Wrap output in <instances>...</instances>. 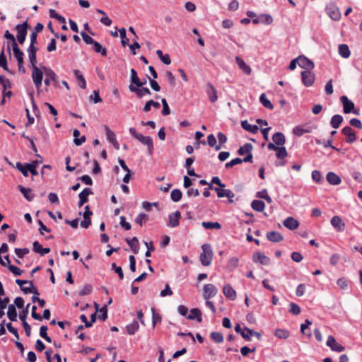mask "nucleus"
<instances>
[{
	"label": "nucleus",
	"mask_w": 362,
	"mask_h": 362,
	"mask_svg": "<svg viewBox=\"0 0 362 362\" xmlns=\"http://www.w3.org/2000/svg\"><path fill=\"white\" fill-rule=\"evenodd\" d=\"M343 122V117L340 115H334L330 121V124L334 129L339 127L340 124Z\"/></svg>",
	"instance_id": "4c0bfd02"
},
{
	"label": "nucleus",
	"mask_w": 362,
	"mask_h": 362,
	"mask_svg": "<svg viewBox=\"0 0 362 362\" xmlns=\"http://www.w3.org/2000/svg\"><path fill=\"white\" fill-rule=\"evenodd\" d=\"M298 65L305 69V71L312 70L314 68V63L308 58L304 56H300L298 57Z\"/></svg>",
	"instance_id": "f3484780"
},
{
	"label": "nucleus",
	"mask_w": 362,
	"mask_h": 362,
	"mask_svg": "<svg viewBox=\"0 0 362 362\" xmlns=\"http://www.w3.org/2000/svg\"><path fill=\"white\" fill-rule=\"evenodd\" d=\"M203 292L204 298L208 300L216 296L217 293V288L214 284H209L204 286Z\"/></svg>",
	"instance_id": "9b49d317"
},
{
	"label": "nucleus",
	"mask_w": 362,
	"mask_h": 362,
	"mask_svg": "<svg viewBox=\"0 0 362 362\" xmlns=\"http://www.w3.org/2000/svg\"><path fill=\"white\" fill-rule=\"evenodd\" d=\"M326 178L327 182L332 185H338L341 182L340 177L333 172H329Z\"/></svg>",
	"instance_id": "c85d7f7f"
},
{
	"label": "nucleus",
	"mask_w": 362,
	"mask_h": 362,
	"mask_svg": "<svg viewBox=\"0 0 362 362\" xmlns=\"http://www.w3.org/2000/svg\"><path fill=\"white\" fill-rule=\"evenodd\" d=\"M235 331L237 333L240 334L242 336V337L243 339H245L246 341H250L251 340V337L249 335V334L248 333H245V331H246V330L245 329V328L242 329L239 324H237L235 326Z\"/></svg>",
	"instance_id": "49530a36"
},
{
	"label": "nucleus",
	"mask_w": 362,
	"mask_h": 362,
	"mask_svg": "<svg viewBox=\"0 0 362 362\" xmlns=\"http://www.w3.org/2000/svg\"><path fill=\"white\" fill-rule=\"evenodd\" d=\"M28 28L29 24L28 23V21L18 24L15 27V30L17 31V40L21 45L23 44L25 41Z\"/></svg>",
	"instance_id": "20e7f679"
},
{
	"label": "nucleus",
	"mask_w": 362,
	"mask_h": 362,
	"mask_svg": "<svg viewBox=\"0 0 362 362\" xmlns=\"http://www.w3.org/2000/svg\"><path fill=\"white\" fill-rule=\"evenodd\" d=\"M42 70L44 71V74L45 75V84L47 86H49L51 80L53 81H57V76L52 69L44 66H42Z\"/></svg>",
	"instance_id": "ddd939ff"
},
{
	"label": "nucleus",
	"mask_w": 362,
	"mask_h": 362,
	"mask_svg": "<svg viewBox=\"0 0 362 362\" xmlns=\"http://www.w3.org/2000/svg\"><path fill=\"white\" fill-rule=\"evenodd\" d=\"M223 293L227 298L231 300H234L236 298V292L230 284H226L223 286Z\"/></svg>",
	"instance_id": "4be33fe9"
},
{
	"label": "nucleus",
	"mask_w": 362,
	"mask_h": 362,
	"mask_svg": "<svg viewBox=\"0 0 362 362\" xmlns=\"http://www.w3.org/2000/svg\"><path fill=\"white\" fill-rule=\"evenodd\" d=\"M276 156L279 159H283L288 156L286 149L284 146H279L276 151Z\"/></svg>",
	"instance_id": "864d4df0"
},
{
	"label": "nucleus",
	"mask_w": 362,
	"mask_h": 362,
	"mask_svg": "<svg viewBox=\"0 0 362 362\" xmlns=\"http://www.w3.org/2000/svg\"><path fill=\"white\" fill-rule=\"evenodd\" d=\"M13 55L18 62V66L19 71L25 73V69L23 66V52L21 50L18 46L13 48Z\"/></svg>",
	"instance_id": "0eeeda50"
},
{
	"label": "nucleus",
	"mask_w": 362,
	"mask_h": 362,
	"mask_svg": "<svg viewBox=\"0 0 362 362\" xmlns=\"http://www.w3.org/2000/svg\"><path fill=\"white\" fill-rule=\"evenodd\" d=\"M235 62L239 68L247 75L251 74V68L245 62V61L240 57H235Z\"/></svg>",
	"instance_id": "cd10ccee"
},
{
	"label": "nucleus",
	"mask_w": 362,
	"mask_h": 362,
	"mask_svg": "<svg viewBox=\"0 0 362 362\" xmlns=\"http://www.w3.org/2000/svg\"><path fill=\"white\" fill-rule=\"evenodd\" d=\"M182 196V193L178 189H173L170 194V198L175 202H179L181 199Z\"/></svg>",
	"instance_id": "603ef678"
},
{
	"label": "nucleus",
	"mask_w": 362,
	"mask_h": 362,
	"mask_svg": "<svg viewBox=\"0 0 362 362\" xmlns=\"http://www.w3.org/2000/svg\"><path fill=\"white\" fill-rule=\"evenodd\" d=\"M7 316L11 321H17V312L14 305L11 304L8 305Z\"/></svg>",
	"instance_id": "72a5a7b5"
},
{
	"label": "nucleus",
	"mask_w": 362,
	"mask_h": 362,
	"mask_svg": "<svg viewBox=\"0 0 362 362\" xmlns=\"http://www.w3.org/2000/svg\"><path fill=\"white\" fill-rule=\"evenodd\" d=\"M268 240L273 243H279L284 240L283 235L277 231H269L266 234Z\"/></svg>",
	"instance_id": "412c9836"
},
{
	"label": "nucleus",
	"mask_w": 362,
	"mask_h": 362,
	"mask_svg": "<svg viewBox=\"0 0 362 362\" xmlns=\"http://www.w3.org/2000/svg\"><path fill=\"white\" fill-rule=\"evenodd\" d=\"M44 71L37 66L32 68V78L37 89L42 86Z\"/></svg>",
	"instance_id": "39448f33"
},
{
	"label": "nucleus",
	"mask_w": 362,
	"mask_h": 362,
	"mask_svg": "<svg viewBox=\"0 0 362 362\" xmlns=\"http://www.w3.org/2000/svg\"><path fill=\"white\" fill-rule=\"evenodd\" d=\"M131 76H130V80L134 86H136L137 87H141L144 85V83H142V81L139 79V78L137 76V72L135 69H131Z\"/></svg>",
	"instance_id": "7c9ffc66"
},
{
	"label": "nucleus",
	"mask_w": 362,
	"mask_h": 362,
	"mask_svg": "<svg viewBox=\"0 0 362 362\" xmlns=\"http://www.w3.org/2000/svg\"><path fill=\"white\" fill-rule=\"evenodd\" d=\"M252 148L253 146L250 143H247L244 146L240 147L238 150V153L240 156H243L244 154H247L252 152Z\"/></svg>",
	"instance_id": "a19ab883"
},
{
	"label": "nucleus",
	"mask_w": 362,
	"mask_h": 362,
	"mask_svg": "<svg viewBox=\"0 0 362 362\" xmlns=\"http://www.w3.org/2000/svg\"><path fill=\"white\" fill-rule=\"evenodd\" d=\"M161 103L163 105L162 114L165 116L168 115L170 113V108H169V106H168L166 99L163 98L161 100Z\"/></svg>",
	"instance_id": "338daca9"
},
{
	"label": "nucleus",
	"mask_w": 362,
	"mask_h": 362,
	"mask_svg": "<svg viewBox=\"0 0 362 362\" xmlns=\"http://www.w3.org/2000/svg\"><path fill=\"white\" fill-rule=\"evenodd\" d=\"M202 226L206 229H221V225L218 222H206L203 221Z\"/></svg>",
	"instance_id": "c03bdc74"
},
{
	"label": "nucleus",
	"mask_w": 362,
	"mask_h": 362,
	"mask_svg": "<svg viewBox=\"0 0 362 362\" xmlns=\"http://www.w3.org/2000/svg\"><path fill=\"white\" fill-rule=\"evenodd\" d=\"M139 322L136 320H134L131 324L126 326V329L129 334L133 335L139 329Z\"/></svg>",
	"instance_id": "ea45409f"
},
{
	"label": "nucleus",
	"mask_w": 362,
	"mask_h": 362,
	"mask_svg": "<svg viewBox=\"0 0 362 362\" xmlns=\"http://www.w3.org/2000/svg\"><path fill=\"white\" fill-rule=\"evenodd\" d=\"M339 54L343 58H348L350 56V50L349 46L345 44H341L339 45Z\"/></svg>",
	"instance_id": "58836bf2"
},
{
	"label": "nucleus",
	"mask_w": 362,
	"mask_h": 362,
	"mask_svg": "<svg viewBox=\"0 0 362 362\" xmlns=\"http://www.w3.org/2000/svg\"><path fill=\"white\" fill-rule=\"evenodd\" d=\"M92 290H93V286L90 284H87L80 291L78 294L80 296H87V295H89L91 293Z\"/></svg>",
	"instance_id": "bf43d9fd"
},
{
	"label": "nucleus",
	"mask_w": 362,
	"mask_h": 362,
	"mask_svg": "<svg viewBox=\"0 0 362 362\" xmlns=\"http://www.w3.org/2000/svg\"><path fill=\"white\" fill-rule=\"evenodd\" d=\"M151 310L152 313V325L153 327L154 328L157 323L161 322L162 317L159 313H156V309L154 308H151Z\"/></svg>",
	"instance_id": "37998d69"
},
{
	"label": "nucleus",
	"mask_w": 362,
	"mask_h": 362,
	"mask_svg": "<svg viewBox=\"0 0 362 362\" xmlns=\"http://www.w3.org/2000/svg\"><path fill=\"white\" fill-rule=\"evenodd\" d=\"M259 21L262 23L270 25L273 22V18L269 14H262L259 16Z\"/></svg>",
	"instance_id": "13d9d810"
},
{
	"label": "nucleus",
	"mask_w": 362,
	"mask_h": 362,
	"mask_svg": "<svg viewBox=\"0 0 362 362\" xmlns=\"http://www.w3.org/2000/svg\"><path fill=\"white\" fill-rule=\"evenodd\" d=\"M111 267L112 269L114 270L115 272L118 274L119 279L122 280L124 279V273L122 267L117 266L115 263H112Z\"/></svg>",
	"instance_id": "0e129e2a"
},
{
	"label": "nucleus",
	"mask_w": 362,
	"mask_h": 362,
	"mask_svg": "<svg viewBox=\"0 0 362 362\" xmlns=\"http://www.w3.org/2000/svg\"><path fill=\"white\" fill-rule=\"evenodd\" d=\"M327 345L334 351L342 352L345 350V347L339 344L332 335L328 337Z\"/></svg>",
	"instance_id": "9d476101"
},
{
	"label": "nucleus",
	"mask_w": 362,
	"mask_h": 362,
	"mask_svg": "<svg viewBox=\"0 0 362 362\" xmlns=\"http://www.w3.org/2000/svg\"><path fill=\"white\" fill-rule=\"evenodd\" d=\"M105 129L106 131L107 139L112 144L117 141L115 138V135L113 132H112L107 126H105Z\"/></svg>",
	"instance_id": "680f3d73"
},
{
	"label": "nucleus",
	"mask_w": 362,
	"mask_h": 362,
	"mask_svg": "<svg viewBox=\"0 0 362 362\" xmlns=\"http://www.w3.org/2000/svg\"><path fill=\"white\" fill-rule=\"evenodd\" d=\"M309 71H303L301 72L302 81L305 86H310L315 81V75Z\"/></svg>",
	"instance_id": "f8f14e48"
},
{
	"label": "nucleus",
	"mask_w": 362,
	"mask_h": 362,
	"mask_svg": "<svg viewBox=\"0 0 362 362\" xmlns=\"http://www.w3.org/2000/svg\"><path fill=\"white\" fill-rule=\"evenodd\" d=\"M252 260L255 262H259L262 265H268L270 263V259L264 253L256 252L252 255Z\"/></svg>",
	"instance_id": "a211bd4d"
},
{
	"label": "nucleus",
	"mask_w": 362,
	"mask_h": 362,
	"mask_svg": "<svg viewBox=\"0 0 362 362\" xmlns=\"http://www.w3.org/2000/svg\"><path fill=\"white\" fill-rule=\"evenodd\" d=\"M93 192L90 188L83 189L78 194L79 202L78 203V206L81 207L85 203L88 202V197L90 194H93Z\"/></svg>",
	"instance_id": "6ab92c4d"
},
{
	"label": "nucleus",
	"mask_w": 362,
	"mask_h": 362,
	"mask_svg": "<svg viewBox=\"0 0 362 362\" xmlns=\"http://www.w3.org/2000/svg\"><path fill=\"white\" fill-rule=\"evenodd\" d=\"M327 14L334 21H339L341 18V13L339 8L334 4H329L326 7Z\"/></svg>",
	"instance_id": "6e6552de"
},
{
	"label": "nucleus",
	"mask_w": 362,
	"mask_h": 362,
	"mask_svg": "<svg viewBox=\"0 0 362 362\" xmlns=\"http://www.w3.org/2000/svg\"><path fill=\"white\" fill-rule=\"evenodd\" d=\"M202 252L200 255L199 260L203 266H209L211 263L214 252L210 244L205 243L202 245Z\"/></svg>",
	"instance_id": "f03ea898"
},
{
	"label": "nucleus",
	"mask_w": 362,
	"mask_h": 362,
	"mask_svg": "<svg viewBox=\"0 0 362 362\" xmlns=\"http://www.w3.org/2000/svg\"><path fill=\"white\" fill-rule=\"evenodd\" d=\"M16 283L21 286V290L25 293H33L35 295L39 296L40 293L37 289L35 288L33 283L32 281L28 280H21L17 279L16 280Z\"/></svg>",
	"instance_id": "7ed1b4c3"
},
{
	"label": "nucleus",
	"mask_w": 362,
	"mask_h": 362,
	"mask_svg": "<svg viewBox=\"0 0 362 362\" xmlns=\"http://www.w3.org/2000/svg\"><path fill=\"white\" fill-rule=\"evenodd\" d=\"M289 312L293 315H298L300 313V308L295 303H291L289 305Z\"/></svg>",
	"instance_id": "69168bd1"
},
{
	"label": "nucleus",
	"mask_w": 362,
	"mask_h": 362,
	"mask_svg": "<svg viewBox=\"0 0 362 362\" xmlns=\"http://www.w3.org/2000/svg\"><path fill=\"white\" fill-rule=\"evenodd\" d=\"M340 100L343 105V110L344 113L349 114L352 112L356 115L359 114L358 110H356L354 108V103L351 100H349L346 96H341L340 98Z\"/></svg>",
	"instance_id": "423d86ee"
},
{
	"label": "nucleus",
	"mask_w": 362,
	"mask_h": 362,
	"mask_svg": "<svg viewBox=\"0 0 362 362\" xmlns=\"http://www.w3.org/2000/svg\"><path fill=\"white\" fill-rule=\"evenodd\" d=\"M251 207L256 211L262 212L264 209L265 204L263 201L255 199L252 202Z\"/></svg>",
	"instance_id": "f704fd0d"
},
{
	"label": "nucleus",
	"mask_w": 362,
	"mask_h": 362,
	"mask_svg": "<svg viewBox=\"0 0 362 362\" xmlns=\"http://www.w3.org/2000/svg\"><path fill=\"white\" fill-rule=\"evenodd\" d=\"M272 141L277 146H283L286 143V138L283 133L276 132L273 134Z\"/></svg>",
	"instance_id": "bb28decb"
},
{
	"label": "nucleus",
	"mask_w": 362,
	"mask_h": 362,
	"mask_svg": "<svg viewBox=\"0 0 362 362\" xmlns=\"http://www.w3.org/2000/svg\"><path fill=\"white\" fill-rule=\"evenodd\" d=\"M93 49L95 52L100 53L101 55L103 57L107 56V49L105 47H103L102 45L99 42L95 41L93 42Z\"/></svg>",
	"instance_id": "de8ad7c7"
},
{
	"label": "nucleus",
	"mask_w": 362,
	"mask_h": 362,
	"mask_svg": "<svg viewBox=\"0 0 362 362\" xmlns=\"http://www.w3.org/2000/svg\"><path fill=\"white\" fill-rule=\"evenodd\" d=\"M129 89L131 92L134 93L138 98H141L145 95H151V92L148 88L137 87L133 84H130Z\"/></svg>",
	"instance_id": "1a4fd4ad"
},
{
	"label": "nucleus",
	"mask_w": 362,
	"mask_h": 362,
	"mask_svg": "<svg viewBox=\"0 0 362 362\" xmlns=\"http://www.w3.org/2000/svg\"><path fill=\"white\" fill-rule=\"evenodd\" d=\"M206 92L211 103H214L218 100L217 90L211 83L209 82L206 84Z\"/></svg>",
	"instance_id": "2eb2a0df"
},
{
	"label": "nucleus",
	"mask_w": 362,
	"mask_h": 362,
	"mask_svg": "<svg viewBox=\"0 0 362 362\" xmlns=\"http://www.w3.org/2000/svg\"><path fill=\"white\" fill-rule=\"evenodd\" d=\"M73 136L74 137V143L76 146H81L83 143L86 141V136H82L80 138L78 136H80V131L78 129H74L73 132Z\"/></svg>",
	"instance_id": "e433bc0d"
},
{
	"label": "nucleus",
	"mask_w": 362,
	"mask_h": 362,
	"mask_svg": "<svg viewBox=\"0 0 362 362\" xmlns=\"http://www.w3.org/2000/svg\"><path fill=\"white\" fill-rule=\"evenodd\" d=\"M284 226L289 230H295L299 226V222L293 217H288L283 222Z\"/></svg>",
	"instance_id": "393cba45"
},
{
	"label": "nucleus",
	"mask_w": 362,
	"mask_h": 362,
	"mask_svg": "<svg viewBox=\"0 0 362 362\" xmlns=\"http://www.w3.org/2000/svg\"><path fill=\"white\" fill-rule=\"evenodd\" d=\"M235 194L230 189H221V192L218 193V197H227L230 203H233V198Z\"/></svg>",
	"instance_id": "c9c22d12"
},
{
	"label": "nucleus",
	"mask_w": 362,
	"mask_h": 362,
	"mask_svg": "<svg viewBox=\"0 0 362 362\" xmlns=\"http://www.w3.org/2000/svg\"><path fill=\"white\" fill-rule=\"evenodd\" d=\"M74 74L77 81V83L79 87L82 89H85L86 88V81L84 76L81 74L80 71L78 69L74 70Z\"/></svg>",
	"instance_id": "c756f323"
},
{
	"label": "nucleus",
	"mask_w": 362,
	"mask_h": 362,
	"mask_svg": "<svg viewBox=\"0 0 362 362\" xmlns=\"http://www.w3.org/2000/svg\"><path fill=\"white\" fill-rule=\"evenodd\" d=\"M30 252L28 248H16L15 253L19 258H23L24 255L28 254Z\"/></svg>",
	"instance_id": "774afa93"
},
{
	"label": "nucleus",
	"mask_w": 362,
	"mask_h": 362,
	"mask_svg": "<svg viewBox=\"0 0 362 362\" xmlns=\"http://www.w3.org/2000/svg\"><path fill=\"white\" fill-rule=\"evenodd\" d=\"M148 219V216L146 214L141 213L135 218V222L140 226L143 225V222H146Z\"/></svg>",
	"instance_id": "052dcab7"
},
{
	"label": "nucleus",
	"mask_w": 362,
	"mask_h": 362,
	"mask_svg": "<svg viewBox=\"0 0 362 362\" xmlns=\"http://www.w3.org/2000/svg\"><path fill=\"white\" fill-rule=\"evenodd\" d=\"M33 250L40 254L41 256L45 255L50 252V249L48 247L44 248L38 241H34L33 243Z\"/></svg>",
	"instance_id": "b1692460"
},
{
	"label": "nucleus",
	"mask_w": 362,
	"mask_h": 362,
	"mask_svg": "<svg viewBox=\"0 0 362 362\" xmlns=\"http://www.w3.org/2000/svg\"><path fill=\"white\" fill-rule=\"evenodd\" d=\"M210 337L216 343H221L223 341V334L220 332H212L210 334Z\"/></svg>",
	"instance_id": "5fc2aeb1"
},
{
	"label": "nucleus",
	"mask_w": 362,
	"mask_h": 362,
	"mask_svg": "<svg viewBox=\"0 0 362 362\" xmlns=\"http://www.w3.org/2000/svg\"><path fill=\"white\" fill-rule=\"evenodd\" d=\"M18 189L28 202L33 200L35 194L33 193V191L30 188H26L22 185H18Z\"/></svg>",
	"instance_id": "5701e85b"
},
{
	"label": "nucleus",
	"mask_w": 362,
	"mask_h": 362,
	"mask_svg": "<svg viewBox=\"0 0 362 362\" xmlns=\"http://www.w3.org/2000/svg\"><path fill=\"white\" fill-rule=\"evenodd\" d=\"M181 213L178 211L170 214L168 216L169 221L168 226L172 228L177 227L180 224V220L181 219Z\"/></svg>",
	"instance_id": "4468645a"
},
{
	"label": "nucleus",
	"mask_w": 362,
	"mask_h": 362,
	"mask_svg": "<svg viewBox=\"0 0 362 362\" xmlns=\"http://www.w3.org/2000/svg\"><path fill=\"white\" fill-rule=\"evenodd\" d=\"M125 241L130 247L131 250L134 254L139 253V242L136 237H134L132 239L126 238Z\"/></svg>",
	"instance_id": "a878e982"
},
{
	"label": "nucleus",
	"mask_w": 362,
	"mask_h": 362,
	"mask_svg": "<svg viewBox=\"0 0 362 362\" xmlns=\"http://www.w3.org/2000/svg\"><path fill=\"white\" fill-rule=\"evenodd\" d=\"M241 127L245 130L250 132L252 134H256L259 129V127L257 125H252L247 120L241 122Z\"/></svg>",
	"instance_id": "473e14b6"
},
{
	"label": "nucleus",
	"mask_w": 362,
	"mask_h": 362,
	"mask_svg": "<svg viewBox=\"0 0 362 362\" xmlns=\"http://www.w3.org/2000/svg\"><path fill=\"white\" fill-rule=\"evenodd\" d=\"M0 66L2 67L5 71H9L8 65H7V59L6 55L4 54V49L0 53Z\"/></svg>",
	"instance_id": "6e6d98bb"
},
{
	"label": "nucleus",
	"mask_w": 362,
	"mask_h": 362,
	"mask_svg": "<svg viewBox=\"0 0 362 362\" xmlns=\"http://www.w3.org/2000/svg\"><path fill=\"white\" fill-rule=\"evenodd\" d=\"M332 226L339 232L344 231L345 223L339 216H334L331 219Z\"/></svg>",
	"instance_id": "aec40b11"
},
{
	"label": "nucleus",
	"mask_w": 362,
	"mask_h": 362,
	"mask_svg": "<svg viewBox=\"0 0 362 362\" xmlns=\"http://www.w3.org/2000/svg\"><path fill=\"white\" fill-rule=\"evenodd\" d=\"M16 168L23 175V176H28L29 170L28 167V163L23 165L21 162H18L16 163Z\"/></svg>",
	"instance_id": "3c124183"
},
{
	"label": "nucleus",
	"mask_w": 362,
	"mask_h": 362,
	"mask_svg": "<svg viewBox=\"0 0 362 362\" xmlns=\"http://www.w3.org/2000/svg\"><path fill=\"white\" fill-rule=\"evenodd\" d=\"M129 132L133 137L139 141L144 145L147 146L148 153L150 155L152 154L154 147L153 140L151 136H144L142 134L137 132L134 127H131L129 129Z\"/></svg>",
	"instance_id": "f257e3e1"
},
{
	"label": "nucleus",
	"mask_w": 362,
	"mask_h": 362,
	"mask_svg": "<svg viewBox=\"0 0 362 362\" xmlns=\"http://www.w3.org/2000/svg\"><path fill=\"white\" fill-rule=\"evenodd\" d=\"M341 132L346 136V143L352 144L356 140V134L351 127H344Z\"/></svg>",
	"instance_id": "dca6fc26"
},
{
	"label": "nucleus",
	"mask_w": 362,
	"mask_h": 362,
	"mask_svg": "<svg viewBox=\"0 0 362 362\" xmlns=\"http://www.w3.org/2000/svg\"><path fill=\"white\" fill-rule=\"evenodd\" d=\"M4 37L7 39V40H9L11 41V47H12V49L16 46H18L16 41V38L14 37L13 35L11 34L9 30H6L5 33H4Z\"/></svg>",
	"instance_id": "4d7b16f0"
},
{
	"label": "nucleus",
	"mask_w": 362,
	"mask_h": 362,
	"mask_svg": "<svg viewBox=\"0 0 362 362\" xmlns=\"http://www.w3.org/2000/svg\"><path fill=\"white\" fill-rule=\"evenodd\" d=\"M274 335L279 339H287L290 335V332L284 329H277L274 332Z\"/></svg>",
	"instance_id": "8fccbe9b"
},
{
	"label": "nucleus",
	"mask_w": 362,
	"mask_h": 362,
	"mask_svg": "<svg viewBox=\"0 0 362 362\" xmlns=\"http://www.w3.org/2000/svg\"><path fill=\"white\" fill-rule=\"evenodd\" d=\"M42 160H34L30 163H28V167L29 172L32 174V175H37L38 174L37 171V167L40 163H42Z\"/></svg>",
	"instance_id": "09e8293b"
},
{
	"label": "nucleus",
	"mask_w": 362,
	"mask_h": 362,
	"mask_svg": "<svg viewBox=\"0 0 362 362\" xmlns=\"http://www.w3.org/2000/svg\"><path fill=\"white\" fill-rule=\"evenodd\" d=\"M259 101L260 103L262 104V105L264 107H265L266 108H268L269 110H273L274 108V105H272V103H271L270 100H269L267 97H266V95L265 93H262L260 97H259Z\"/></svg>",
	"instance_id": "a18cd8bd"
},
{
	"label": "nucleus",
	"mask_w": 362,
	"mask_h": 362,
	"mask_svg": "<svg viewBox=\"0 0 362 362\" xmlns=\"http://www.w3.org/2000/svg\"><path fill=\"white\" fill-rule=\"evenodd\" d=\"M191 315L187 316L189 320H197V322H201L202 321V312L198 308H192L190 310Z\"/></svg>",
	"instance_id": "2f4dec72"
},
{
	"label": "nucleus",
	"mask_w": 362,
	"mask_h": 362,
	"mask_svg": "<svg viewBox=\"0 0 362 362\" xmlns=\"http://www.w3.org/2000/svg\"><path fill=\"white\" fill-rule=\"evenodd\" d=\"M206 144L210 147H215V150L216 151H219L221 149V146L220 145H216V137L214 136V134H209L207 136Z\"/></svg>",
	"instance_id": "79ce46f5"
},
{
	"label": "nucleus",
	"mask_w": 362,
	"mask_h": 362,
	"mask_svg": "<svg viewBox=\"0 0 362 362\" xmlns=\"http://www.w3.org/2000/svg\"><path fill=\"white\" fill-rule=\"evenodd\" d=\"M8 269H9L10 272H11L16 276H21L23 271L21 270L20 268L13 265V264H9L8 265Z\"/></svg>",
	"instance_id": "e2e57ef3"
}]
</instances>
